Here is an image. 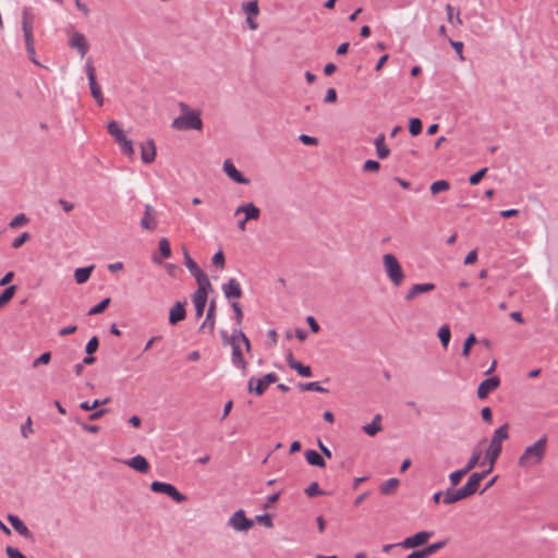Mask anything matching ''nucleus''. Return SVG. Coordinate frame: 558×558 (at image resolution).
<instances>
[{"label": "nucleus", "instance_id": "nucleus-1", "mask_svg": "<svg viewBox=\"0 0 558 558\" xmlns=\"http://www.w3.org/2000/svg\"><path fill=\"white\" fill-rule=\"evenodd\" d=\"M548 438L546 435L527 446L518 459L519 468H534L542 463L545 458Z\"/></svg>", "mask_w": 558, "mask_h": 558}, {"label": "nucleus", "instance_id": "nucleus-2", "mask_svg": "<svg viewBox=\"0 0 558 558\" xmlns=\"http://www.w3.org/2000/svg\"><path fill=\"white\" fill-rule=\"evenodd\" d=\"M180 108L183 112L180 117L175 118L172 121L171 126L174 130L185 131V130H196L201 131L203 128V121L201 119V114L197 111H191L189 106L184 102L180 104Z\"/></svg>", "mask_w": 558, "mask_h": 558}, {"label": "nucleus", "instance_id": "nucleus-3", "mask_svg": "<svg viewBox=\"0 0 558 558\" xmlns=\"http://www.w3.org/2000/svg\"><path fill=\"white\" fill-rule=\"evenodd\" d=\"M34 22L35 17L34 15L27 10L24 9L22 12V29L25 40V48L28 54L29 60L35 63L36 65H39V62L36 60V51H35V43H34Z\"/></svg>", "mask_w": 558, "mask_h": 558}, {"label": "nucleus", "instance_id": "nucleus-4", "mask_svg": "<svg viewBox=\"0 0 558 558\" xmlns=\"http://www.w3.org/2000/svg\"><path fill=\"white\" fill-rule=\"evenodd\" d=\"M509 425L505 423L500 427H498L492 437L489 447L486 451V460L492 462V466H495L497 459L499 458L502 450V441L508 439L509 437Z\"/></svg>", "mask_w": 558, "mask_h": 558}, {"label": "nucleus", "instance_id": "nucleus-5", "mask_svg": "<svg viewBox=\"0 0 558 558\" xmlns=\"http://www.w3.org/2000/svg\"><path fill=\"white\" fill-rule=\"evenodd\" d=\"M383 266L386 272V276L391 281V283L395 287H400L404 279L405 274L402 269L401 264L399 263L398 258L390 253L383 255Z\"/></svg>", "mask_w": 558, "mask_h": 558}, {"label": "nucleus", "instance_id": "nucleus-6", "mask_svg": "<svg viewBox=\"0 0 558 558\" xmlns=\"http://www.w3.org/2000/svg\"><path fill=\"white\" fill-rule=\"evenodd\" d=\"M85 70H86V74H87V78H88L90 94H92L93 98L95 99V101L97 102V105L102 106L104 105V95H102L100 86L98 85V83L96 81V70H95V66L93 65V62L90 59L87 60Z\"/></svg>", "mask_w": 558, "mask_h": 558}, {"label": "nucleus", "instance_id": "nucleus-7", "mask_svg": "<svg viewBox=\"0 0 558 558\" xmlns=\"http://www.w3.org/2000/svg\"><path fill=\"white\" fill-rule=\"evenodd\" d=\"M150 489L154 493L166 494L171 497L175 502H184L187 497L180 493L172 484L155 481L150 484Z\"/></svg>", "mask_w": 558, "mask_h": 558}, {"label": "nucleus", "instance_id": "nucleus-8", "mask_svg": "<svg viewBox=\"0 0 558 558\" xmlns=\"http://www.w3.org/2000/svg\"><path fill=\"white\" fill-rule=\"evenodd\" d=\"M228 524L236 532H247L254 525L253 520L246 518L244 510H236L229 519Z\"/></svg>", "mask_w": 558, "mask_h": 558}, {"label": "nucleus", "instance_id": "nucleus-9", "mask_svg": "<svg viewBox=\"0 0 558 558\" xmlns=\"http://www.w3.org/2000/svg\"><path fill=\"white\" fill-rule=\"evenodd\" d=\"M223 338L228 340L232 348V363L234 366L241 368L243 372H246L247 363L243 357L242 351H241V343L235 338L234 333L230 338L227 337V335L222 333Z\"/></svg>", "mask_w": 558, "mask_h": 558}, {"label": "nucleus", "instance_id": "nucleus-10", "mask_svg": "<svg viewBox=\"0 0 558 558\" xmlns=\"http://www.w3.org/2000/svg\"><path fill=\"white\" fill-rule=\"evenodd\" d=\"M185 266L194 276L197 286H210L207 275L198 267V265L190 256L189 252L184 250Z\"/></svg>", "mask_w": 558, "mask_h": 558}, {"label": "nucleus", "instance_id": "nucleus-11", "mask_svg": "<svg viewBox=\"0 0 558 558\" xmlns=\"http://www.w3.org/2000/svg\"><path fill=\"white\" fill-rule=\"evenodd\" d=\"M210 289H211V284L210 286H198L197 290L193 294L195 315L198 318L202 317V315L204 313L206 302H207L208 291Z\"/></svg>", "mask_w": 558, "mask_h": 558}, {"label": "nucleus", "instance_id": "nucleus-12", "mask_svg": "<svg viewBox=\"0 0 558 558\" xmlns=\"http://www.w3.org/2000/svg\"><path fill=\"white\" fill-rule=\"evenodd\" d=\"M433 534L434 533L429 531L418 532L412 536L404 538L400 546L404 548H416L421 545L426 544L427 541L433 536Z\"/></svg>", "mask_w": 558, "mask_h": 558}, {"label": "nucleus", "instance_id": "nucleus-13", "mask_svg": "<svg viewBox=\"0 0 558 558\" xmlns=\"http://www.w3.org/2000/svg\"><path fill=\"white\" fill-rule=\"evenodd\" d=\"M500 385V379L498 376L489 377L483 380L477 387V397L483 400L487 398V396L496 390Z\"/></svg>", "mask_w": 558, "mask_h": 558}, {"label": "nucleus", "instance_id": "nucleus-14", "mask_svg": "<svg viewBox=\"0 0 558 558\" xmlns=\"http://www.w3.org/2000/svg\"><path fill=\"white\" fill-rule=\"evenodd\" d=\"M69 46L72 49H76L82 58L87 53L89 49V45L85 36L76 31L72 33V36L69 40Z\"/></svg>", "mask_w": 558, "mask_h": 558}, {"label": "nucleus", "instance_id": "nucleus-15", "mask_svg": "<svg viewBox=\"0 0 558 558\" xmlns=\"http://www.w3.org/2000/svg\"><path fill=\"white\" fill-rule=\"evenodd\" d=\"M244 214L245 220H258L260 217V209L254 203H245L236 207L234 215Z\"/></svg>", "mask_w": 558, "mask_h": 558}, {"label": "nucleus", "instance_id": "nucleus-16", "mask_svg": "<svg viewBox=\"0 0 558 558\" xmlns=\"http://www.w3.org/2000/svg\"><path fill=\"white\" fill-rule=\"evenodd\" d=\"M157 148L154 140L149 138L141 144V158L146 165L156 159Z\"/></svg>", "mask_w": 558, "mask_h": 558}, {"label": "nucleus", "instance_id": "nucleus-17", "mask_svg": "<svg viewBox=\"0 0 558 558\" xmlns=\"http://www.w3.org/2000/svg\"><path fill=\"white\" fill-rule=\"evenodd\" d=\"M141 227L148 231L157 228L156 210L149 204L145 205L144 217L141 220Z\"/></svg>", "mask_w": 558, "mask_h": 558}, {"label": "nucleus", "instance_id": "nucleus-18", "mask_svg": "<svg viewBox=\"0 0 558 558\" xmlns=\"http://www.w3.org/2000/svg\"><path fill=\"white\" fill-rule=\"evenodd\" d=\"M222 291L228 300L240 299L242 296L241 286L234 278H230L226 283L222 284Z\"/></svg>", "mask_w": 558, "mask_h": 558}, {"label": "nucleus", "instance_id": "nucleus-19", "mask_svg": "<svg viewBox=\"0 0 558 558\" xmlns=\"http://www.w3.org/2000/svg\"><path fill=\"white\" fill-rule=\"evenodd\" d=\"M223 171L234 182L240 184H248L250 180L245 178L232 163L230 159L225 160L223 162Z\"/></svg>", "mask_w": 558, "mask_h": 558}, {"label": "nucleus", "instance_id": "nucleus-20", "mask_svg": "<svg viewBox=\"0 0 558 558\" xmlns=\"http://www.w3.org/2000/svg\"><path fill=\"white\" fill-rule=\"evenodd\" d=\"M435 289V284L432 282L416 283L413 284L404 295L405 301H413L416 296L423 293H428Z\"/></svg>", "mask_w": 558, "mask_h": 558}, {"label": "nucleus", "instance_id": "nucleus-21", "mask_svg": "<svg viewBox=\"0 0 558 558\" xmlns=\"http://www.w3.org/2000/svg\"><path fill=\"white\" fill-rule=\"evenodd\" d=\"M483 480L484 474L472 473L470 475L468 482L461 487L465 495L468 496V498L477 492L480 484Z\"/></svg>", "mask_w": 558, "mask_h": 558}, {"label": "nucleus", "instance_id": "nucleus-22", "mask_svg": "<svg viewBox=\"0 0 558 558\" xmlns=\"http://www.w3.org/2000/svg\"><path fill=\"white\" fill-rule=\"evenodd\" d=\"M8 520L11 523L12 527L20 535H22L23 537L28 538V539L33 538L32 532L28 530V527L24 524V522L17 515L9 514Z\"/></svg>", "mask_w": 558, "mask_h": 558}, {"label": "nucleus", "instance_id": "nucleus-23", "mask_svg": "<svg viewBox=\"0 0 558 558\" xmlns=\"http://www.w3.org/2000/svg\"><path fill=\"white\" fill-rule=\"evenodd\" d=\"M186 316V312L184 308V303L177 302L171 308L169 313V323L170 325H177L179 322L183 320Z\"/></svg>", "mask_w": 558, "mask_h": 558}, {"label": "nucleus", "instance_id": "nucleus-24", "mask_svg": "<svg viewBox=\"0 0 558 558\" xmlns=\"http://www.w3.org/2000/svg\"><path fill=\"white\" fill-rule=\"evenodd\" d=\"M465 498H468V496L465 495V493L463 492V489L461 487L459 489H457V490L448 488L444 493L442 502L445 505H452V504H456V502H458L460 500H463Z\"/></svg>", "mask_w": 558, "mask_h": 558}, {"label": "nucleus", "instance_id": "nucleus-25", "mask_svg": "<svg viewBox=\"0 0 558 558\" xmlns=\"http://www.w3.org/2000/svg\"><path fill=\"white\" fill-rule=\"evenodd\" d=\"M287 362L290 368L296 371L299 375L303 377H310L312 375V371L310 366L303 365L301 362L296 361L292 353H290L287 357Z\"/></svg>", "mask_w": 558, "mask_h": 558}, {"label": "nucleus", "instance_id": "nucleus-26", "mask_svg": "<svg viewBox=\"0 0 558 558\" xmlns=\"http://www.w3.org/2000/svg\"><path fill=\"white\" fill-rule=\"evenodd\" d=\"M126 464L140 473H147L149 470L147 460L141 454H137L126 461Z\"/></svg>", "mask_w": 558, "mask_h": 558}, {"label": "nucleus", "instance_id": "nucleus-27", "mask_svg": "<svg viewBox=\"0 0 558 558\" xmlns=\"http://www.w3.org/2000/svg\"><path fill=\"white\" fill-rule=\"evenodd\" d=\"M375 147L378 158L385 159L389 156L390 149L385 144V134L380 133L379 135H377V137L375 138Z\"/></svg>", "mask_w": 558, "mask_h": 558}, {"label": "nucleus", "instance_id": "nucleus-28", "mask_svg": "<svg viewBox=\"0 0 558 558\" xmlns=\"http://www.w3.org/2000/svg\"><path fill=\"white\" fill-rule=\"evenodd\" d=\"M268 388V386L263 381V377L255 380L254 377H252L248 380L247 389L251 393H255L257 396H262L265 390Z\"/></svg>", "mask_w": 558, "mask_h": 558}, {"label": "nucleus", "instance_id": "nucleus-29", "mask_svg": "<svg viewBox=\"0 0 558 558\" xmlns=\"http://www.w3.org/2000/svg\"><path fill=\"white\" fill-rule=\"evenodd\" d=\"M305 459L308 464L314 466L325 468L326 465L324 458L315 450H307L305 452Z\"/></svg>", "mask_w": 558, "mask_h": 558}, {"label": "nucleus", "instance_id": "nucleus-30", "mask_svg": "<svg viewBox=\"0 0 558 558\" xmlns=\"http://www.w3.org/2000/svg\"><path fill=\"white\" fill-rule=\"evenodd\" d=\"M93 270H94V265L75 269L74 278H75L76 283H78V284L85 283L89 279Z\"/></svg>", "mask_w": 558, "mask_h": 558}, {"label": "nucleus", "instance_id": "nucleus-31", "mask_svg": "<svg viewBox=\"0 0 558 558\" xmlns=\"http://www.w3.org/2000/svg\"><path fill=\"white\" fill-rule=\"evenodd\" d=\"M381 416L380 414H376L372 421V423L363 426L364 433L368 436H375L379 430H381Z\"/></svg>", "mask_w": 558, "mask_h": 558}, {"label": "nucleus", "instance_id": "nucleus-32", "mask_svg": "<svg viewBox=\"0 0 558 558\" xmlns=\"http://www.w3.org/2000/svg\"><path fill=\"white\" fill-rule=\"evenodd\" d=\"M117 144L119 145L122 154L126 155L128 157H133L134 155V147H133V142L131 140H129L125 135H123L122 137L118 138V141H116Z\"/></svg>", "mask_w": 558, "mask_h": 558}, {"label": "nucleus", "instance_id": "nucleus-33", "mask_svg": "<svg viewBox=\"0 0 558 558\" xmlns=\"http://www.w3.org/2000/svg\"><path fill=\"white\" fill-rule=\"evenodd\" d=\"M207 327L209 328L210 332H213L215 329V302H211V304L209 305V308H208L207 315H206V319L199 329L203 330Z\"/></svg>", "mask_w": 558, "mask_h": 558}, {"label": "nucleus", "instance_id": "nucleus-34", "mask_svg": "<svg viewBox=\"0 0 558 558\" xmlns=\"http://www.w3.org/2000/svg\"><path fill=\"white\" fill-rule=\"evenodd\" d=\"M399 480L398 478H389L388 481L384 482L381 485H380V493L383 495H391L393 494L398 486H399Z\"/></svg>", "mask_w": 558, "mask_h": 558}, {"label": "nucleus", "instance_id": "nucleus-35", "mask_svg": "<svg viewBox=\"0 0 558 558\" xmlns=\"http://www.w3.org/2000/svg\"><path fill=\"white\" fill-rule=\"evenodd\" d=\"M482 457V449L480 446H476L471 454V458L469 459L466 465L464 466L466 471L473 470L480 462Z\"/></svg>", "mask_w": 558, "mask_h": 558}, {"label": "nucleus", "instance_id": "nucleus-36", "mask_svg": "<svg viewBox=\"0 0 558 558\" xmlns=\"http://www.w3.org/2000/svg\"><path fill=\"white\" fill-rule=\"evenodd\" d=\"M451 332L448 324L442 325L438 330V338L441 345L447 349L450 341Z\"/></svg>", "mask_w": 558, "mask_h": 558}, {"label": "nucleus", "instance_id": "nucleus-37", "mask_svg": "<svg viewBox=\"0 0 558 558\" xmlns=\"http://www.w3.org/2000/svg\"><path fill=\"white\" fill-rule=\"evenodd\" d=\"M107 130L108 133L114 138V141H118V138L125 135L117 121H110L107 125Z\"/></svg>", "mask_w": 558, "mask_h": 558}, {"label": "nucleus", "instance_id": "nucleus-38", "mask_svg": "<svg viewBox=\"0 0 558 558\" xmlns=\"http://www.w3.org/2000/svg\"><path fill=\"white\" fill-rule=\"evenodd\" d=\"M107 130L108 133L114 138V141H118V138L125 135L117 121H110L107 125Z\"/></svg>", "mask_w": 558, "mask_h": 558}, {"label": "nucleus", "instance_id": "nucleus-39", "mask_svg": "<svg viewBox=\"0 0 558 558\" xmlns=\"http://www.w3.org/2000/svg\"><path fill=\"white\" fill-rule=\"evenodd\" d=\"M243 11L247 16H257L259 14L257 1L253 0L243 3Z\"/></svg>", "mask_w": 558, "mask_h": 558}, {"label": "nucleus", "instance_id": "nucleus-40", "mask_svg": "<svg viewBox=\"0 0 558 558\" xmlns=\"http://www.w3.org/2000/svg\"><path fill=\"white\" fill-rule=\"evenodd\" d=\"M450 187V184L448 181L446 180H438V181H435L434 183H432L430 185V192L433 195H436L440 192H445V191H448Z\"/></svg>", "mask_w": 558, "mask_h": 558}, {"label": "nucleus", "instance_id": "nucleus-41", "mask_svg": "<svg viewBox=\"0 0 558 558\" xmlns=\"http://www.w3.org/2000/svg\"><path fill=\"white\" fill-rule=\"evenodd\" d=\"M15 291L16 286H10L0 294V307H2L3 305L11 301Z\"/></svg>", "mask_w": 558, "mask_h": 558}, {"label": "nucleus", "instance_id": "nucleus-42", "mask_svg": "<svg viewBox=\"0 0 558 558\" xmlns=\"http://www.w3.org/2000/svg\"><path fill=\"white\" fill-rule=\"evenodd\" d=\"M469 473V471L465 470V468L457 470L449 475L451 487L457 486L463 476H465Z\"/></svg>", "mask_w": 558, "mask_h": 558}, {"label": "nucleus", "instance_id": "nucleus-43", "mask_svg": "<svg viewBox=\"0 0 558 558\" xmlns=\"http://www.w3.org/2000/svg\"><path fill=\"white\" fill-rule=\"evenodd\" d=\"M476 343V337L474 333H470L465 341H464V344H463V348H462V355L464 357H468L470 355V352H471V348L472 345Z\"/></svg>", "mask_w": 558, "mask_h": 558}, {"label": "nucleus", "instance_id": "nucleus-44", "mask_svg": "<svg viewBox=\"0 0 558 558\" xmlns=\"http://www.w3.org/2000/svg\"><path fill=\"white\" fill-rule=\"evenodd\" d=\"M159 252L162 258H169L171 256L170 243L166 238L159 241Z\"/></svg>", "mask_w": 558, "mask_h": 558}, {"label": "nucleus", "instance_id": "nucleus-45", "mask_svg": "<svg viewBox=\"0 0 558 558\" xmlns=\"http://www.w3.org/2000/svg\"><path fill=\"white\" fill-rule=\"evenodd\" d=\"M109 304L110 298L104 299L101 302H99L97 305H95L88 311V315H97L102 313L108 307Z\"/></svg>", "mask_w": 558, "mask_h": 558}, {"label": "nucleus", "instance_id": "nucleus-46", "mask_svg": "<svg viewBox=\"0 0 558 558\" xmlns=\"http://www.w3.org/2000/svg\"><path fill=\"white\" fill-rule=\"evenodd\" d=\"M409 132L416 136L422 132V122L418 118H412L409 123Z\"/></svg>", "mask_w": 558, "mask_h": 558}, {"label": "nucleus", "instance_id": "nucleus-47", "mask_svg": "<svg viewBox=\"0 0 558 558\" xmlns=\"http://www.w3.org/2000/svg\"><path fill=\"white\" fill-rule=\"evenodd\" d=\"M302 390H308V391H317V392H326L327 389L322 387L319 383L317 381H311L306 383L300 386Z\"/></svg>", "mask_w": 558, "mask_h": 558}, {"label": "nucleus", "instance_id": "nucleus-48", "mask_svg": "<svg viewBox=\"0 0 558 558\" xmlns=\"http://www.w3.org/2000/svg\"><path fill=\"white\" fill-rule=\"evenodd\" d=\"M305 494L313 498V497H316V496H320V495H324L325 493L319 488V485L317 482H313L306 489H305Z\"/></svg>", "mask_w": 558, "mask_h": 558}, {"label": "nucleus", "instance_id": "nucleus-49", "mask_svg": "<svg viewBox=\"0 0 558 558\" xmlns=\"http://www.w3.org/2000/svg\"><path fill=\"white\" fill-rule=\"evenodd\" d=\"M445 546H446V541H439L437 543L428 545L424 549H425L427 557H429V556L434 555L435 553H437L438 550H440L441 548H444Z\"/></svg>", "mask_w": 558, "mask_h": 558}, {"label": "nucleus", "instance_id": "nucleus-50", "mask_svg": "<svg viewBox=\"0 0 558 558\" xmlns=\"http://www.w3.org/2000/svg\"><path fill=\"white\" fill-rule=\"evenodd\" d=\"M28 222V218L24 214H19L9 223L10 228H19Z\"/></svg>", "mask_w": 558, "mask_h": 558}, {"label": "nucleus", "instance_id": "nucleus-51", "mask_svg": "<svg viewBox=\"0 0 558 558\" xmlns=\"http://www.w3.org/2000/svg\"><path fill=\"white\" fill-rule=\"evenodd\" d=\"M99 347V340L96 336L92 337L86 344L85 351L88 355H93Z\"/></svg>", "mask_w": 558, "mask_h": 558}, {"label": "nucleus", "instance_id": "nucleus-52", "mask_svg": "<svg viewBox=\"0 0 558 558\" xmlns=\"http://www.w3.org/2000/svg\"><path fill=\"white\" fill-rule=\"evenodd\" d=\"M233 333H234L235 338L238 339V341L240 343L243 342L246 351L250 352L251 351V342L247 339V337L243 333V331L241 329H234Z\"/></svg>", "mask_w": 558, "mask_h": 558}, {"label": "nucleus", "instance_id": "nucleus-53", "mask_svg": "<svg viewBox=\"0 0 558 558\" xmlns=\"http://www.w3.org/2000/svg\"><path fill=\"white\" fill-rule=\"evenodd\" d=\"M380 168V163L376 160H366L363 166V170L366 172H376Z\"/></svg>", "mask_w": 558, "mask_h": 558}, {"label": "nucleus", "instance_id": "nucleus-54", "mask_svg": "<svg viewBox=\"0 0 558 558\" xmlns=\"http://www.w3.org/2000/svg\"><path fill=\"white\" fill-rule=\"evenodd\" d=\"M29 240V233L28 232H23L22 234H20L17 238H15L12 242V247L13 248H19L21 247L25 242H27Z\"/></svg>", "mask_w": 558, "mask_h": 558}, {"label": "nucleus", "instance_id": "nucleus-55", "mask_svg": "<svg viewBox=\"0 0 558 558\" xmlns=\"http://www.w3.org/2000/svg\"><path fill=\"white\" fill-rule=\"evenodd\" d=\"M231 307L233 310L236 324L241 325V323L243 320V312H242L241 305L238 302H232Z\"/></svg>", "mask_w": 558, "mask_h": 558}, {"label": "nucleus", "instance_id": "nucleus-56", "mask_svg": "<svg viewBox=\"0 0 558 558\" xmlns=\"http://www.w3.org/2000/svg\"><path fill=\"white\" fill-rule=\"evenodd\" d=\"M225 255L221 251H218L213 257V265L217 268L222 269L225 267Z\"/></svg>", "mask_w": 558, "mask_h": 558}, {"label": "nucleus", "instance_id": "nucleus-57", "mask_svg": "<svg viewBox=\"0 0 558 558\" xmlns=\"http://www.w3.org/2000/svg\"><path fill=\"white\" fill-rule=\"evenodd\" d=\"M486 172H487V168H483V169L478 170L477 172H475L474 174H472L469 179L470 184L476 185L477 183H480V181L483 179V177L485 175Z\"/></svg>", "mask_w": 558, "mask_h": 558}, {"label": "nucleus", "instance_id": "nucleus-58", "mask_svg": "<svg viewBox=\"0 0 558 558\" xmlns=\"http://www.w3.org/2000/svg\"><path fill=\"white\" fill-rule=\"evenodd\" d=\"M51 360V353L45 352L33 362V367H37L40 364H48Z\"/></svg>", "mask_w": 558, "mask_h": 558}, {"label": "nucleus", "instance_id": "nucleus-59", "mask_svg": "<svg viewBox=\"0 0 558 558\" xmlns=\"http://www.w3.org/2000/svg\"><path fill=\"white\" fill-rule=\"evenodd\" d=\"M256 521L258 523L265 525L266 527H272L274 526L271 515L267 514V513L266 514L257 515L256 517Z\"/></svg>", "mask_w": 558, "mask_h": 558}, {"label": "nucleus", "instance_id": "nucleus-60", "mask_svg": "<svg viewBox=\"0 0 558 558\" xmlns=\"http://www.w3.org/2000/svg\"><path fill=\"white\" fill-rule=\"evenodd\" d=\"M5 553L9 558H27L25 555H23L19 549L8 546L5 548Z\"/></svg>", "mask_w": 558, "mask_h": 558}, {"label": "nucleus", "instance_id": "nucleus-61", "mask_svg": "<svg viewBox=\"0 0 558 558\" xmlns=\"http://www.w3.org/2000/svg\"><path fill=\"white\" fill-rule=\"evenodd\" d=\"M21 433L24 438L28 437V433H33L31 417H27L26 422L21 426Z\"/></svg>", "mask_w": 558, "mask_h": 558}, {"label": "nucleus", "instance_id": "nucleus-62", "mask_svg": "<svg viewBox=\"0 0 558 558\" xmlns=\"http://www.w3.org/2000/svg\"><path fill=\"white\" fill-rule=\"evenodd\" d=\"M449 43L451 45V47L456 50V52L458 53L459 58L461 60H463V54H462V51H463V43L462 41H454L452 39H449Z\"/></svg>", "mask_w": 558, "mask_h": 558}, {"label": "nucleus", "instance_id": "nucleus-63", "mask_svg": "<svg viewBox=\"0 0 558 558\" xmlns=\"http://www.w3.org/2000/svg\"><path fill=\"white\" fill-rule=\"evenodd\" d=\"M299 140L305 145H317L318 144V140L316 137H313V136H310L306 134H301L299 136Z\"/></svg>", "mask_w": 558, "mask_h": 558}, {"label": "nucleus", "instance_id": "nucleus-64", "mask_svg": "<svg viewBox=\"0 0 558 558\" xmlns=\"http://www.w3.org/2000/svg\"><path fill=\"white\" fill-rule=\"evenodd\" d=\"M477 260V252L476 250H472L471 252L468 253V255L465 256L464 258V264L465 265H472V264H475Z\"/></svg>", "mask_w": 558, "mask_h": 558}]
</instances>
